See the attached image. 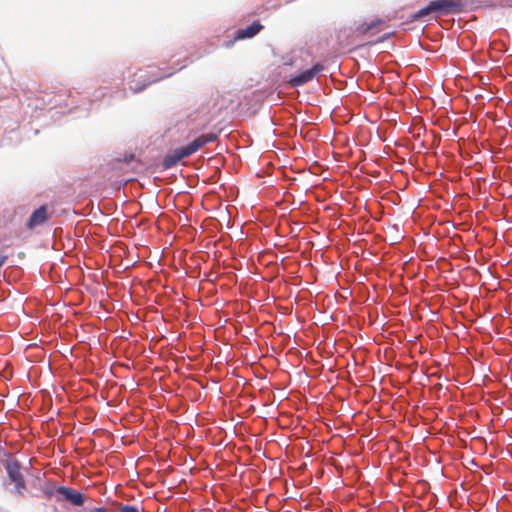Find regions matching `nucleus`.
I'll return each mask as SVG.
<instances>
[{
  "label": "nucleus",
  "instance_id": "nucleus-1",
  "mask_svg": "<svg viewBox=\"0 0 512 512\" xmlns=\"http://www.w3.org/2000/svg\"><path fill=\"white\" fill-rule=\"evenodd\" d=\"M463 6L462 0H434L416 12L412 16V19L418 20L431 14H433L434 17H438L440 15L460 13L463 10Z\"/></svg>",
  "mask_w": 512,
  "mask_h": 512
},
{
  "label": "nucleus",
  "instance_id": "nucleus-4",
  "mask_svg": "<svg viewBox=\"0 0 512 512\" xmlns=\"http://www.w3.org/2000/svg\"><path fill=\"white\" fill-rule=\"evenodd\" d=\"M217 139V134L215 133H208L200 135L199 137L195 138L191 143H189L186 146H183L185 152L187 153L188 157L197 152L199 149H201L203 146H205L208 143L214 142Z\"/></svg>",
  "mask_w": 512,
  "mask_h": 512
},
{
  "label": "nucleus",
  "instance_id": "nucleus-8",
  "mask_svg": "<svg viewBox=\"0 0 512 512\" xmlns=\"http://www.w3.org/2000/svg\"><path fill=\"white\" fill-rule=\"evenodd\" d=\"M262 28H263V26L260 23L254 22L244 29H239L237 31L236 38L237 39L251 38V37L255 36Z\"/></svg>",
  "mask_w": 512,
  "mask_h": 512
},
{
  "label": "nucleus",
  "instance_id": "nucleus-10",
  "mask_svg": "<svg viewBox=\"0 0 512 512\" xmlns=\"http://www.w3.org/2000/svg\"><path fill=\"white\" fill-rule=\"evenodd\" d=\"M120 512H140L136 506L133 505H121L119 508Z\"/></svg>",
  "mask_w": 512,
  "mask_h": 512
},
{
  "label": "nucleus",
  "instance_id": "nucleus-12",
  "mask_svg": "<svg viewBox=\"0 0 512 512\" xmlns=\"http://www.w3.org/2000/svg\"><path fill=\"white\" fill-rule=\"evenodd\" d=\"M134 154H129L124 157V162L129 163L134 159Z\"/></svg>",
  "mask_w": 512,
  "mask_h": 512
},
{
  "label": "nucleus",
  "instance_id": "nucleus-11",
  "mask_svg": "<svg viewBox=\"0 0 512 512\" xmlns=\"http://www.w3.org/2000/svg\"><path fill=\"white\" fill-rule=\"evenodd\" d=\"M156 80H157V79H153V80L149 81V82H148L147 84H145V85H142V86H140V87L134 88V91H135V92L141 91V90H143V89H144L148 84H150V83H152V82H155Z\"/></svg>",
  "mask_w": 512,
  "mask_h": 512
},
{
  "label": "nucleus",
  "instance_id": "nucleus-14",
  "mask_svg": "<svg viewBox=\"0 0 512 512\" xmlns=\"http://www.w3.org/2000/svg\"><path fill=\"white\" fill-rule=\"evenodd\" d=\"M5 261H6V256L0 255V267L4 264Z\"/></svg>",
  "mask_w": 512,
  "mask_h": 512
},
{
  "label": "nucleus",
  "instance_id": "nucleus-13",
  "mask_svg": "<svg viewBox=\"0 0 512 512\" xmlns=\"http://www.w3.org/2000/svg\"><path fill=\"white\" fill-rule=\"evenodd\" d=\"M91 512H108L104 507H94Z\"/></svg>",
  "mask_w": 512,
  "mask_h": 512
},
{
  "label": "nucleus",
  "instance_id": "nucleus-2",
  "mask_svg": "<svg viewBox=\"0 0 512 512\" xmlns=\"http://www.w3.org/2000/svg\"><path fill=\"white\" fill-rule=\"evenodd\" d=\"M4 466L10 481L15 485V493L23 496L27 485L21 472V464L17 460H7Z\"/></svg>",
  "mask_w": 512,
  "mask_h": 512
},
{
  "label": "nucleus",
  "instance_id": "nucleus-7",
  "mask_svg": "<svg viewBox=\"0 0 512 512\" xmlns=\"http://www.w3.org/2000/svg\"><path fill=\"white\" fill-rule=\"evenodd\" d=\"M187 157H188V155L185 152L183 147L177 148L164 157L162 166L164 169H170V168L174 167L182 159L187 158Z\"/></svg>",
  "mask_w": 512,
  "mask_h": 512
},
{
  "label": "nucleus",
  "instance_id": "nucleus-6",
  "mask_svg": "<svg viewBox=\"0 0 512 512\" xmlns=\"http://www.w3.org/2000/svg\"><path fill=\"white\" fill-rule=\"evenodd\" d=\"M56 492L66 501L73 505L81 506L84 503V496L81 492L69 487L60 486L56 488Z\"/></svg>",
  "mask_w": 512,
  "mask_h": 512
},
{
  "label": "nucleus",
  "instance_id": "nucleus-5",
  "mask_svg": "<svg viewBox=\"0 0 512 512\" xmlns=\"http://www.w3.org/2000/svg\"><path fill=\"white\" fill-rule=\"evenodd\" d=\"M49 219L48 209L46 205L40 206L36 209L31 216L29 217L26 226L28 229L32 230L37 226H40L46 223Z\"/></svg>",
  "mask_w": 512,
  "mask_h": 512
},
{
  "label": "nucleus",
  "instance_id": "nucleus-3",
  "mask_svg": "<svg viewBox=\"0 0 512 512\" xmlns=\"http://www.w3.org/2000/svg\"><path fill=\"white\" fill-rule=\"evenodd\" d=\"M324 66L322 64H315L311 69H308L301 74L292 77L288 83L291 87H298L306 84L307 82L311 81L316 74L323 71Z\"/></svg>",
  "mask_w": 512,
  "mask_h": 512
},
{
  "label": "nucleus",
  "instance_id": "nucleus-15",
  "mask_svg": "<svg viewBox=\"0 0 512 512\" xmlns=\"http://www.w3.org/2000/svg\"><path fill=\"white\" fill-rule=\"evenodd\" d=\"M45 493H46L49 497L53 494V492H52L51 490H46V491H45Z\"/></svg>",
  "mask_w": 512,
  "mask_h": 512
},
{
  "label": "nucleus",
  "instance_id": "nucleus-9",
  "mask_svg": "<svg viewBox=\"0 0 512 512\" xmlns=\"http://www.w3.org/2000/svg\"><path fill=\"white\" fill-rule=\"evenodd\" d=\"M384 24L382 19H375L370 23H362L356 28V32L359 34H367L370 30L377 28L378 26Z\"/></svg>",
  "mask_w": 512,
  "mask_h": 512
}]
</instances>
